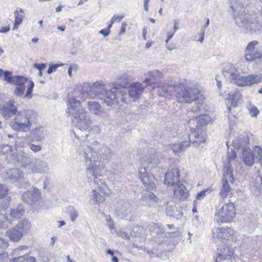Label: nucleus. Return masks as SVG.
<instances>
[{"mask_svg":"<svg viewBox=\"0 0 262 262\" xmlns=\"http://www.w3.org/2000/svg\"><path fill=\"white\" fill-rule=\"evenodd\" d=\"M33 67L37 69L39 71L44 70L46 68V64L45 63H34Z\"/></svg>","mask_w":262,"mask_h":262,"instance_id":"obj_64","label":"nucleus"},{"mask_svg":"<svg viewBox=\"0 0 262 262\" xmlns=\"http://www.w3.org/2000/svg\"><path fill=\"white\" fill-rule=\"evenodd\" d=\"M16 149H13L12 146L8 144H3L0 145V154L7 155V158L10 155L12 159H15Z\"/></svg>","mask_w":262,"mask_h":262,"instance_id":"obj_34","label":"nucleus"},{"mask_svg":"<svg viewBox=\"0 0 262 262\" xmlns=\"http://www.w3.org/2000/svg\"><path fill=\"white\" fill-rule=\"evenodd\" d=\"M67 212L69 214L71 221L72 222H74L79 215L78 211L72 206H69L67 208Z\"/></svg>","mask_w":262,"mask_h":262,"instance_id":"obj_46","label":"nucleus"},{"mask_svg":"<svg viewBox=\"0 0 262 262\" xmlns=\"http://www.w3.org/2000/svg\"><path fill=\"white\" fill-rule=\"evenodd\" d=\"M7 176L11 183H14L23 179L24 172L19 168H12L8 170Z\"/></svg>","mask_w":262,"mask_h":262,"instance_id":"obj_29","label":"nucleus"},{"mask_svg":"<svg viewBox=\"0 0 262 262\" xmlns=\"http://www.w3.org/2000/svg\"><path fill=\"white\" fill-rule=\"evenodd\" d=\"M223 74L231 83L240 86L251 85L261 81V75H251L244 77L231 64H227L223 70Z\"/></svg>","mask_w":262,"mask_h":262,"instance_id":"obj_6","label":"nucleus"},{"mask_svg":"<svg viewBox=\"0 0 262 262\" xmlns=\"http://www.w3.org/2000/svg\"><path fill=\"white\" fill-rule=\"evenodd\" d=\"M235 24L252 33L262 29V21L258 17L245 13L244 5L242 0H233L230 7Z\"/></svg>","mask_w":262,"mask_h":262,"instance_id":"obj_2","label":"nucleus"},{"mask_svg":"<svg viewBox=\"0 0 262 262\" xmlns=\"http://www.w3.org/2000/svg\"><path fill=\"white\" fill-rule=\"evenodd\" d=\"M103 103L106 105H112L117 103L122 105V102H125V98L120 91H117V88L114 87L110 90H105L99 98Z\"/></svg>","mask_w":262,"mask_h":262,"instance_id":"obj_11","label":"nucleus"},{"mask_svg":"<svg viewBox=\"0 0 262 262\" xmlns=\"http://www.w3.org/2000/svg\"><path fill=\"white\" fill-rule=\"evenodd\" d=\"M34 113L31 110L18 112L10 122L12 128L16 131L26 132L30 130L34 119Z\"/></svg>","mask_w":262,"mask_h":262,"instance_id":"obj_7","label":"nucleus"},{"mask_svg":"<svg viewBox=\"0 0 262 262\" xmlns=\"http://www.w3.org/2000/svg\"><path fill=\"white\" fill-rule=\"evenodd\" d=\"M158 89L157 93L159 96L167 98L170 97L172 94L173 90H175V86L170 85L167 83H163L158 84Z\"/></svg>","mask_w":262,"mask_h":262,"instance_id":"obj_28","label":"nucleus"},{"mask_svg":"<svg viewBox=\"0 0 262 262\" xmlns=\"http://www.w3.org/2000/svg\"><path fill=\"white\" fill-rule=\"evenodd\" d=\"M87 108L92 113L97 115H100L101 113V106L96 101H88Z\"/></svg>","mask_w":262,"mask_h":262,"instance_id":"obj_37","label":"nucleus"},{"mask_svg":"<svg viewBox=\"0 0 262 262\" xmlns=\"http://www.w3.org/2000/svg\"><path fill=\"white\" fill-rule=\"evenodd\" d=\"M46 130L42 126H37L30 131L31 141L41 142L45 139Z\"/></svg>","mask_w":262,"mask_h":262,"instance_id":"obj_24","label":"nucleus"},{"mask_svg":"<svg viewBox=\"0 0 262 262\" xmlns=\"http://www.w3.org/2000/svg\"><path fill=\"white\" fill-rule=\"evenodd\" d=\"M233 145L238 150L240 148L245 149L249 148V138L247 135H241L236 139L233 140Z\"/></svg>","mask_w":262,"mask_h":262,"instance_id":"obj_30","label":"nucleus"},{"mask_svg":"<svg viewBox=\"0 0 262 262\" xmlns=\"http://www.w3.org/2000/svg\"><path fill=\"white\" fill-rule=\"evenodd\" d=\"M92 193L91 201L93 204L102 203L105 200L104 196L99 192H97L96 190L93 189Z\"/></svg>","mask_w":262,"mask_h":262,"instance_id":"obj_41","label":"nucleus"},{"mask_svg":"<svg viewBox=\"0 0 262 262\" xmlns=\"http://www.w3.org/2000/svg\"><path fill=\"white\" fill-rule=\"evenodd\" d=\"M67 113L74 118L73 121L80 130H85L90 127L92 122L88 112L75 98H69Z\"/></svg>","mask_w":262,"mask_h":262,"instance_id":"obj_3","label":"nucleus"},{"mask_svg":"<svg viewBox=\"0 0 262 262\" xmlns=\"http://www.w3.org/2000/svg\"><path fill=\"white\" fill-rule=\"evenodd\" d=\"M117 235L123 239H128L130 236V234L123 230H120L117 232Z\"/></svg>","mask_w":262,"mask_h":262,"instance_id":"obj_54","label":"nucleus"},{"mask_svg":"<svg viewBox=\"0 0 262 262\" xmlns=\"http://www.w3.org/2000/svg\"><path fill=\"white\" fill-rule=\"evenodd\" d=\"M141 200L144 202L149 207L162 206V200L158 198L153 192L149 190L142 192Z\"/></svg>","mask_w":262,"mask_h":262,"instance_id":"obj_16","label":"nucleus"},{"mask_svg":"<svg viewBox=\"0 0 262 262\" xmlns=\"http://www.w3.org/2000/svg\"><path fill=\"white\" fill-rule=\"evenodd\" d=\"M17 113V108L14 100H9L0 107V114L6 119H9Z\"/></svg>","mask_w":262,"mask_h":262,"instance_id":"obj_20","label":"nucleus"},{"mask_svg":"<svg viewBox=\"0 0 262 262\" xmlns=\"http://www.w3.org/2000/svg\"><path fill=\"white\" fill-rule=\"evenodd\" d=\"M15 20L14 24L13 29H17L18 26L21 23L23 19L25 16L24 11L21 9L17 8L14 11Z\"/></svg>","mask_w":262,"mask_h":262,"instance_id":"obj_38","label":"nucleus"},{"mask_svg":"<svg viewBox=\"0 0 262 262\" xmlns=\"http://www.w3.org/2000/svg\"><path fill=\"white\" fill-rule=\"evenodd\" d=\"M162 73L158 70H153L148 72L146 74V78L144 82L146 83V86H149L152 90L157 89L158 87V81L162 78Z\"/></svg>","mask_w":262,"mask_h":262,"instance_id":"obj_15","label":"nucleus"},{"mask_svg":"<svg viewBox=\"0 0 262 262\" xmlns=\"http://www.w3.org/2000/svg\"><path fill=\"white\" fill-rule=\"evenodd\" d=\"M41 198V193L37 188L28 190L24 192L22 196V200L28 204L31 205L38 201Z\"/></svg>","mask_w":262,"mask_h":262,"instance_id":"obj_21","label":"nucleus"},{"mask_svg":"<svg viewBox=\"0 0 262 262\" xmlns=\"http://www.w3.org/2000/svg\"><path fill=\"white\" fill-rule=\"evenodd\" d=\"M160 162L158 154H148L141 159V166L139 168V177L143 185L149 190H153L156 187L154 176L147 171V168H152L157 166Z\"/></svg>","mask_w":262,"mask_h":262,"instance_id":"obj_4","label":"nucleus"},{"mask_svg":"<svg viewBox=\"0 0 262 262\" xmlns=\"http://www.w3.org/2000/svg\"><path fill=\"white\" fill-rule=\"evenodd\" d=\"M29 148L35 153L40 151L42 149L41 145L34 144H29Z\"/></svg>","mask_w":262,"mask_h":262,"instance_id":"obj_56","label":"nucleus"},{"mask_svg":"<svg viewBox=\"0 0 262 262\" xmlns=\"http://www.w3.org/2000/svg\"><path fill=\"white\" fill-rule=\"evenodd\" d=\"M223 180H227L231 184L233 183L234 179L233 174V168L230 163L224 166Z\"/></svg>","mask_w":262,"mask_h":262,"instance_id":"obj_35","label":"nucleus"},{"mask_svg":"<svg viewBox=\"0 0 262 262\" xmlns=\"http://www.w3.org/2000/svg\"><path fill=\"white\" fill-rule=\"evenodd\" d=\"M144 87L140 82H134L128 87L129 96L132 98H138L143 93Z\"/></svg>","mask_w":262,"mask_h":262,"instance_id":"obj_27","label":"nucleus"},{"mask_svg":"<svg viewBox=\"0 0 262 262\" xmlns=\"http://www.w3.org/2000/svg\"><path fill=\"white\" fill-rule=\"evenodd\" d=\"M8 258V253L5 250L0 249V262H7Z\"/></svg>","mask_w":262,"mask_h":262,"instance_id":"obj_52","label":"nucleus"},{"mask_svg":"<svg viewBox=\"0 0 262 262\" xmlns=\"http://www.w3.org/2000/svg\"><path fill=\"white\" fill-rule=\"evenodd\" d=\"M9 193L8 187L5 185L0 184V199L5 198Z\"/></svg>","mask_w":262,"mask_h":262,"instance_id":"obj_47","label":"nucleus"},{"mask_svg":"<svg viewBox=\"0 0 262 262\" xmlns=\"http://www.w3.org/2000/svg\"><path fill=\"white\" fill-rule=\"evenodd\" d=\"M9 246L8 242L3 238L0 237V249L4 250Z\"/></svg>","mask_w":262,"mask_h":262,"instance_id":"obj_60","label":"nucleus"},{"mask_svg":"<svg viewBox=\"0 0 262 262\" xmlns=\"http://www.w3.org/2000/svg\"><path fill=\"white\" fill-rule=\"evenodd\" d=\"M93 152H95L97 154V156L99 157V160L101 161V160H108L110 159L114 155V151L107 148L106 146L104 145H100V147L97 149V151H95L96 150V148H93Z\"/></svg>","mask_w":262,"mask_h":262,"instance_id":"obj_26","label":"nucleus"},{"mask_svg":"<svg viewBox=\"0 0 262 262\" xmlns=\"http://www.w3.org/2000/svg\"><path fill=\"white\" fill-rule=\"evenodd\" d=\"M116 212L117 215L127 221H131L133 219L131 205L128 202L119 203L116 206Z\"/></svg>","mask_w":262,"mask_h":262,"instance_id":"obj_14","label":"nucleus"},{"mask_svg":"<svg viewBox=\"0 0 262 262\" xmlns=\"http://www.w3.org/2000/svg\"><path fill=\"white\" fill-rule=\"evenodd\" d=\"M235 215V209L232 203H225L215 215L216 222L221 225L231 222Z\"/></svg>","mask_w":262,"mask_h":262,"instance_id":"obj_10","label":"nucleus"},{"mask_svg":"<svg viewBox=\"0 0 262 262\" xmlns=\"http://www.w3.org/2000/svg\"><path fill=\"white\" fill-rule=\"evenodd\" d=\"M249 114L252 117H257L259 111L258 109L255 106H250L249 108Z\"/></svg>","mask_w":262,"mask_h":262,"instance_id":"obj_50","label":"nucleus"},{"mask_svg":"<svg viewBox=\"0 0 262 262\" xmlns=\"http://www.w3.org/2000/svg\"><path fill=\"white\" fill-rule=\"evenodd\" d=\"M180 174L177 169L167 171L165 174L164 183L168 186H174L179 182Z\"/></svg>","mask_w":262,"mask_h":262,"instance_id":"obj_22","label":"nucleus"},{"mask_svg":"<svg viewBox=\"0 0 262 262\" xmlns=\"http://www.w3.org/2000/svg\"><path fill=\"white\" fill-rule=\"evenodd\" d=\"M209 118L208 116L201 115L191 119L188 121V125L191 133L189 135V143L200 145L206 141L205 126L208 123Z\"/></svg>","mask_w":262,"mask_h":262,"instance_id":"obj_5","label":"nucleus"},{"mask_svg":"<svg viewBox=\"0 0 262 262\" xmlns=\"http://www.w3.org/2000/svg\"><path fill=\"white\" fill-rule=\"evenodd\" d=\"M243 159L247 166H251L255 160L260 161L262 159V149L258 146H255L253 151L250 148L243 149L242 150Z\"/></svg>","mask_w":262,"mask_h":262,"instance_id":"obj_12","label":"nucleus"},{"mask_svg":"<svg viewBox=\"0 0 262 262\" xmlns=\"http://www.w3.org/2000/svg\"><path fill=\"white\" fill-rule=\"evenodd\" d=\"M166 214L172 216L179 220L182 216L183 213L181 209H179L176 205H168L166 208Z\"/></svg>","mask_w":262,"mask_h":262,"instance_id":"obj_33","label":"nucleus"},{"mask_svg":"<svg viewBox=\"0 0 262 262\" xmlns=\"http://www.w3.org/2000/svg\"><path fill=\"white\" fill-rule=\"evenodd\" d=\"M227 157L229 163H230L231 160H234L236 157V153L234 150L231 149V151L228 152Z\"/></svg>","mask_w":262,"mask_h":262,"instance_id":"obj_58","label":"nucleus"},{"mask_svg":"<svg viewBox=\"0 0 262 262\" xmlns=\"http://www.w3.org/2000/svg\"><path fill=\"white\" fill-rule=\"evenodd\" d=\"M16 158L13 159V160H17L21 162L23 166L26 168L30 169V167L33 161H32L31 157L24 150H21L18 154H15Z\"/></svg>","mask_w":262,"mask_h":262,"instance_id":"obj_23","label":"nucleus"},{"mask_svg":"<svg viewBox=\"0 0 262 262\" xmlns=\"http://www.w3.org/2000/svg\"><path fill=\"white\" fill-rule=\"evenodd\" d=\"M245 57L246 60L252 61L262 58V47L257 40L250 42L245 50Z\"/></svg>","mask_w":262,"mask_h":262,"instance_id":"obj_13","label":"nucleus"},{"mask_svg":"<svg viewBox=\"0 0 262 262\" xmlns=\"http://www.w3.org/2000/svg\"><path fill=\"white\" fill-rule=\"evenodd\" d=\"M31 224L28 219L20 220L14 227L8 229L6 232V236L12 242H17L30 229Z\"/></svg>","mask_w":262,"mask_h":262,"instance_id":"obj_9","label":"nucleus"},{"mask_svg":"<svg viewBox=\"0 0 262 262\" xmlns=\"http://www.w3.org/2000/svg\"><path fill=\"white\" fill-rule=\"evenodd\" d=\"M177 100L181 103H190L200 97V91L196 86L190 87L179 84L175 86Z\"/></svg>","mask_w":262,"mask_h":262,"instance_id":"obj_8","label":"nucleus"},{"mask_svg":"<svg viewBox=\"0 0 262 262\" xmlns=\"http://www.w3.org/2000/svg\"><path fill=\"white\" fill-rule=\"evenodd\" d=\"M107 254H108L112 256L111 261L112 262H118L119 260H118V258H117V257L114 255V251L108 249L107 251Z\"/></svg>","mask_w":262,"mask_h":262,"instance_id":"obj_63","label":"nucleus"},{"mask_svg":"<svg viewBox=\"0 0 262 262\" xmlns=\"http://www.w3.org/2000/svg\"><path fill=\"white\" fill-rule=\"evenodd\" d=\"M124 17V15H121L120 16L115 15L111 19L112 23H114L115 22L119 23Z\"/></svg>","mask_w":262,"mask_h":262,"instance_id":"obj_62","label":"nucleus"},{"mask_svg":"<svg viewBox=\"0 0 262 262\" xmlns=\"http://www.w3.org/2000/svg\"><path fill=\"white\" fill-rule=\"evenodd\" d=\"M25 209L21 206H18L16 209H11L10 215L13 218L18 219L24 215Z\"/></svg>","mask_w":262,"mask_h":262,"instance_id":"obj_44","label":"nucleus"},{"mask_svg":"<svg viewBox=\"0 0 262 262\" xmlns=\"http://www.w3.org/2000/svg\"><path fill=\"white\" fill-rule=\"evenodd\" d=\"M212 191V189H211V188L203 190L197 194L196 199L201 200L203 199L206 194L210 193Z\"/></svg>","mask_w":262,"mask_h":262,"instance_id":"obj_49","label":"nucleus"},{"mask_svg":"<svg viewBox=\"0 0 262 262\" xmlns=\"http://www.w3.org/2000/svg\"><path fill=\"white\" fill-rule=\"evenodd\" d=\"M59 67V64H54L50 65L49 69L47 70V73L48 74H51L56 71L57 68Z\"/></svg>","mask_w":262,"mask_h":262,"instance_id":"obj_61","label":"nucleus"},{"mask_svg":"<svg viewBox=\"0 0 262 262\" xmlns=\"http://www.w3.org/2000/svg\"><path fill=\"white\" fill-rule=\"evenodd\" d=\"M10 224V222L5 215L0 213V226L3 228H6L9 226Z\"/></svg>","mask_w":262,"mask_h":262,"instance_id":"obj_48","label":"nucleus"},{"mask_svg":"<svg viewBox=\"0 0 262 262\" xmlns=\"http://www.w3.org/2000/svg\"><path fill=\"white\" fill-rule=\"evenodd\" d=\"M38 259L40 262H48L49 258L47 255L45 253H40Z\"/></svg>","mask_w":262,"mask_h":262,"instance_id":"obj_59","label":"nucleus"},{"mask_svg":"<svg viewBox=\"0 0 262 262\" xmlns=\"http://www.w3.org/2000/svg\"><path fill=\"white\" fill-rule=\"evenodd\" d=\"M190 144L189 142L182 141L172 144L171 146V148L174 153H178L181 151L184 150Z\"/></svg>","mask_w":262,"mask_h":262,"instance_id":"obj_39","label":"nucleus"},{"mask_svg":"<svg viewBox=\"0 0 262 262\" xmlns=\"http://www.w3.org/2000/svg\"><path fill=\"white\" fill-rule=\"evenodd\" d=\"M5 80L9 83H12L13 76H12V72L9 71H3Z\"/></svg>","mask_w":262,"mask_h":262,"instance_id":"obj_51","label":"nucleus"},{"mask_svg":"<svg viewBox=\"0 0 262 262\" xmlns=\"http://www.w3.org/2000/svg\"><path fill=\"white\" fill-rule=\"evenodd\" d=\"M80 154L83 157L87 166V174L89 176L93 177L94 183L98 187L102 188V193L103 195L108 194V189L104 184L103 181L100 177L102 176L104 168L101 164V161L99 160L97 154L93 152V147L90 146L82 147Z\"/></svg>","mask_w":262,"mask_h":262,"instance_id":"obj_1","label":"nucleus"},{"mask_svg":"<svg viewBox=\"0 0 262 262\" xmlns=\"http://www.w3.org/2000/svg\"><path fill=\"white\" fill-rule=\"evenodd\" d=\"M256 181L257 185H255V187H256V189L262 193V178L261 176L257 175Z\"/></svg>","mask_w":262,"mask_h":262,"instance_id":"obj_55","label":"nucleus"},{"mask_svg":"<svg viewBox=\"0 0 262 262\" xmlns=\"http://www.w3.org/2000/svg\"><path fill=\"white\" fill-rule=\"evenodd\" d=\"M229 98L231 101V104L234 107L238 105L242 99V95L238 90L236 89L235 92H231L229 94Z\"/></svg>","mask_w":262,"mask_h":262,"instance_id":"obj_36","label":"nucleus"},{"mask_svg":"<svg viewBox=\"0 0 262 262\" xmlns=\"http://www.w3.org/2000/svg\"><path fill=\"white\" fill-rule=\"evenodd\" d=\"M217 237L222 239H229L235 232L229 227H220L216 229Z\"/></svg>","mask_w":262,"mask_h":262,"instance_id":"obj_31","label":"nucleus"},{"mask_svg":"<svg viewBox=\"0 0 262 262\" xmlns=\"http://www.w3.org/2000/svg\"><path fill=\"white\" fill-rule=\"evenodd\" d=\"M174 198L180 201H184L187 199L188 196V192L186 187L182 184L177 183L174 186Z\"/></svg>","mask_w":262,"mask_h":262,"instance_id":"obj_25","label":"nucleus"},{"mask_svg":"<svg viewBox=\"0 0 262 262\" xmlns=\"http://www.w3.org/2000/svg\"><path fill=\"white\" fill-rule=\"evenodd\" d=\"M34 86V83L32 80H30L28 85L26 94L25 91L26 90V85H20L16 86L14 90V94L18 97L26 98L31 99L33 97L32 91Z\"/></svg>","mask_w":262,"mask_h":262,"instance_id":"obj_18","label":"nucleus"},{"mask_svg":"<svg viewBox=\"0 0 262 262\" xmlns=\"http://www.w3.org/2000/svg\"><path fill=\"white\" fill-rule=\"evenodd\" d=\"M36 259L34 256H29L28 255H24L14 257L11 260V262H36Z\"/></svg>","mask_w":262,"mask_h":262,"instance_id":"obj_43","label":"nucleus"},{"mask_svg":"<svg viewBox=\"0 0 262 262\" xmlns=\"http://www.w3.org/2000/svg\"><path fill=\"white\" fill-rule=\"evenodd\" d=\"M233 254L232 248L225 246L217 249V257L216 258L222 261V259H229Z\"/></svg>","mask_w":262,"mask_h":262,"instance_id":"obj_32","label":"nucleus"},{"mask_svg":"<svg viewBox=\"0 0 262 262\" xmlns=\"http://www.w3.org/2000/svg\"><path fill=\"white\" fill-rule=\"evenodd\" d=\"M27 82V78L23 76L15 75L13 76V79L11 84H15L16 86H18L20 85H25Z\"/></svg>","mask_w":262,"mask_h":262,"instance_id":"obj_45","label":"nucleus"},{"mask_svg":"<svg viewBox=\"0 0 262 262\" xmlns=\"http://www.w3.org/2000/svg\"><path fill=\"white\" fill-rule=\"evenodd\" d=\"M203 102L202 101L200 102L199 101H196L193 105L192 108V111L193 112H197L201 111L203 108Z\"/></svg>","mask_w":262,"mask_h":262,"instance_id":"obj_53","label":"nucleus"},{"mask_svg":"<svg viewBox=\"0 0 262 262\" xmlns=\"http://www.w3.org/2000/svg\"><path fill=\"white\" fill-rule=\"evenodd\" d=\"M229 183L230 182L227 181V180H223L222 187L220 190V195L223 199L227 198L231 190Z\"/></svg>","mask_w":262,"mask_h":262,"instance_id":"obj_40","label":"nucleus"},{"mask_svg":"<svg viewBox=\"0 0 262 262\" xmlns=\"http://www.w3.org/2000/svg\"><path fill=\"white\" fill-rule=\"evenodd\" d=\"M106 89L105 84L96 82L91 85H89L86 88V92L92 99H94L96 97L100 98Z\"/></svg>","mask_w":262,"mask_h":262,"instance_id":"obj_17","label":"nucleus"},{"mask_svg":"<svg viewBox=\"0 0 262 262\" xmlns=\"http://www.w3.org/2000/svg\"><path fill=\"white\" fill-rule=\"evenodd\" d=\"M10 198L7 199L6 201H0V210H6L10 204Z\"/></svg>","mask_w":262,"mask_h":262,"instance_id":"obj_57","label":"nucleus"},{"mask_svg":"<svg viewBox=\"0 0 262 262\" xmlns=\"http://www.w3.org/2000/svg\"><path fill=\"white\" fill-rule=\"evenodd\" d=\"M50 168L48 163L40 159H35L33 161L29 170L34 173L43 174L47 173Z\"/></svg>","mask_w":262,"mask_h":262,"instance_id":"obj_19","label":"nucleus"},{"mask_svg":"<svg viewBox=\"0 0 262 262\" xmlns=\"http://www.w3.org/2000/svg\"><path fill=\"white\" fill-rule=\"evenodd\" d=\"M165 231V228L158 224H155L150 228V234L152 237L161 235Z\"/></svg>","mask_w":262,"mask_h":262,"instance_id":"obj_42","label":"nucleus"}]
</instances>
